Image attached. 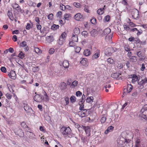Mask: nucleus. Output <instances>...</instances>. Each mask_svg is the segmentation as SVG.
<instances>
[{"label": "nucleus", "mask_w": 147, "mask_h": 147, "mask_svg": "<svg viewBox=\"0 0 147 147\" xmlns=\"http://www.w3.org/2000/svg\"><path fill=\"white\" fill-rule=\"evenodd\" d=\"M76 94L77 96H80L82 95V93L80 91H78L76 92Z\"/></svg>", "instance_id": "63"}, {"label": "nucleus", "mask_w": 147, "mask_h": 147, "mask_svg": "<svg viewBox=\"0 0 147 147\" xmlns=\"http://www.w3.org/2000/svg\"><path fill=\"white\" fill-rule=\"evenodd\" d=\"M90 34L91 36L94 37L97 34V32L95 29H93L90 32Z\"/></svg>", "instance_id": "32"}, {"label": "nucleus", "mask_w": 147, "mask_h": 147, "mask_svg": "<svg viewBox=\"0 0 147 147\" xmlns=\"http://www.w3.org/2000/svg\"><path fill=\"white\" fill-rule=\"evenodd\" d=\"M80 30L79 28H76L74 30V32L72 34L76 35H78L80 34Z\"/></svg>", "instance_id": "23"}, {"label": "nucleus", "mask_w": 147, "mask_h": 147, "mask_svg": "<svg viewBox=\"0 0 147 147\" xmlns=\"http://www.w3.org/2000/svg\"><path fill=\"white\" fill-rule=\"evenodd\" d=\"M124 29L126 30L127 31H128L130 29L128 25H124Z\"/></svg>", "instance_id": "61"}, {"label": "nucleus", "mask_w": 147, "mask_h": 147, "mask_svg": "<svg viewBox=\"0 0 147 147\" xmlns=\"http://www.w3.org/2000/svg\"><path fill=\"white\" fill-rule=\"evenodd\" d=\"M59 27V26L58 25L54 24L51 26V28L53 30H55L58 29Z\"/></svg>", "instance_id": "38"}, {"label": "nucleus", "mask_w": 147, "mask_h": 147, "mask_svg": "<svg viewBox=\"0 0 147 147\" xmlns=\"http://www.w3.org/2000/svg\"><path fill=\"white\" fill-rule=\"evenodd\" d=\"M63 65L64 68H67L69 66V64L67 60H64L63 62Z\"/></svg>", "instance_id": "21"}, {"label": "nucleus", "mask_w": 147, "mask_h": 147, "mask_svg": "<svg viewBox=\"0 0 147 147\" xmlns=\"http://www.w3.org/2000/svg\"><path fill=\"white\" fill-rule=\"evenodd\" d=\"M82 127L83 129H84L86 135L88 136H90V127H85L83 125H82Z\"/></svg>", "instance_id": "13"}, {"label": "nucleus", "mask_w": 147, "mask_h": 147, "mask_svg": "<svg viewBox=\"0 0 147 147\" xmlns=\"http://www.w3.org/2000/svg\"><path fill=\"white\" fill-rule=\"evenodd\" d=\"M138 117L140 119H147V105L143 106L138 113Z\"/></svg>", "instance_id": "1"}, {"label": "nucleus", "mask_w": 147, "mask_h": 147, "mask_svg": "<svg viewBox=\"0 0 147 147\" xmlns=\"http://www.w3.org/2000/svg\"><path fill=\"white\" fill-rule=\"evenodd\" d=\"M71 131V130L69 127H63L61 129V133L64 135L69 134Z\"/></svg>", "instance_id": "3"}, {"label": "nucleus", "mask_w": 147, "mask_h": 147, "mask_svg": "<svg viewBox=\"0 0 147 147\" xmlns=\"http://www.w3.org/2000/svg\"><path fill=\"white\" fill-rule=\"evenodd\" d=\"M94 98L93 96L88 97L87 98L86 101L89 103H91L93 102Z\"/></svg>", "instance_id": "31"}, {"label": "nucleus", "mask_w": 147, "mask_h": 147, "mask_svg": "<svg viewBox=\"0 0 147 147\" xmlns=\"http://www.w3.org/2000/svg\"><path fill=\"white\" fill-rule=\"evenodd\" d=\"M71 15L70 14H65L64 15V18L66 20H68L71 18Z\"/></svg>", "instance_id": "39"}, {"label": "nucleus", "mask_w": 147, "mask_h": 147, "mask_svg": "<svg viewBox=\"0 0 147 147\" xmlns=\"http://www.w3.org/2000/svg\"><path fill=\"white\" fill-rule=\"evenodd\" d=\"M12 7L13 9H15V10H17L19 8L20 6L17 3H15L12 5Z\"/></svg>", "instance_id": "41"}, {"label": "nucleus", "mask_w": 147, "mask_h": 147, "mask_svg": "<svg viewBox=\"0 0 147 147\" xmlns=\"http://www.w3.org/2000/svg\"><path fill=\"white\" fill-rule=\"evenodd\" d=\"M24 54L22 52H21L18 55V57L21 59H23L24 57Z\"/></svg>", "instance_id": "44"}, {"label": "nucleus", "mask_w": 147, "mask_h": 147, "mask_svg": "<svg viewBox=\"0 0 147 147\" xmlns=\"http://www.w3.org/2000/svg\"><path fill=\"white\" fill-rule=\"evenodd\" d=\"M39 70V68L38 67H34L32 69V70L34 72H37Z\"/></svg>", "instance_id": "58"}, {"label": "nucleus", "mask_w": 147, "mask_h": 147, "mask_svg": "<svg viewBox=\"0 0 147 147\" xmlns=\"http://www.w3.org/2000/svg\"><path fill=\"white\" fill-rule=\"evenodd\" d=\"M125 50L127 51H130V47L128 45H125Z\"/></svg>", "instance_id": "60"}, {"label": "nucleus", "mask_w": 147, "mask_h": 147, "mask_svg": "<svg viewBox=\"0 0 147 147\" xmlns=\"http://www.w3.org/2000/svg\"><path fill=\"white\" fill-rule=\"evenodd\" d=\"M107 61L109 63L111 64L114 62V60L111 58H109L107 59Z\"/></svg>", "instance_id": "64"}, {"label": "nucleus", "mask_w": 147, "mask_h": 147, "mask_svg": "<svg viewBox=\"0 0 147 147\" xmlns=\"http://www.w3.org/2000/svg\"><path fill=\"white\" fill-rule=\"evenodd\" d=\"M65 6L62 3H61L60 4V8L63 11H65Z\"/></svg>", "instance_id": "50"}, {"label": "nucleus", "mask_w": 147, "mask_h": 147, "mask_svg": "<svg viewBox=\"0 0 147 147\" xmlns=\"http://www.w3.org/2000/svg\"><path fill=\"white\" fill-rule=\"evenodd\" d=\"M135 140L136 144L135 146V147H146L145 144L141 142L139 138H136Z\"/></svg>", "instance_id": "6"}, {"label": "nucleus", "mask_w": 147, "mask_h": 147, "mask_svg": "<svg viewBox=\"0 0 147 147\" xmlns=\"http://www.w3.org/2000/svg\"><path fill=\"white\" fill-rule=\"evenodd\" d=\"M24 109L28 114H29V113H31L32 112H33V110L31 108L29 107L27 105L25 106Z\"/></svg>", "instance_id": "14"}, {"label": "nucleus", "mask_w": 147, "mask_h": 147, "mask_svg": "<svg viewBox=\"0 0 147 147\" xmlns=\"http://www.w3.org/2000/svg\"><path fill=\"white\" fill-rule=\"evenodd\" d=\"M79 105H80V107L79 108V109L80 110V111L85 109H84V105L83 104V103L82 104L81 103V105L80 103Z\"/></svg>", "instance_id": "57"}, {"label": "nucleus", "mask_w": 147, "mask_h": 147, "mask_svg": "<svg viewBox=\"0 0 147 147\" xmlns=\"http://www.w3.org/2000/svg\"><path fill=\"white\" fill-rule=\"evenodd\" d=\"M74 19L76 20L79 21L82 17V16L80 13H76L74 16Z\"/></svg>", "instance_id": "15"}, {"label": "nucleus", "mask_w": 147, "mask_h": 147, "mask_svg": "<svg viewBox=\"0 0 147 147\" xmlns=\"http://www.w3.org/2000/svg\"><path fill=\"white\" fill-rule=\"evenodd\" d=\"M83 53L86 56H89L91 54L90 51L88 49L85 50Z\"/></svg>", "instance_id": "26"}, {"label": "nucleus", "mask_w": 147, "mask_h": 147, "mask_svg": "<svg viewBox=\"0 0 147 147\" xmlns=\"http://www.w3.org/2000/svg\"><path fill=\"white\" fill-rule=\"evenodd\" d=\"M34 51L36 53L38 54H39L41 53V51L38 48H35L34 49Z\"/></svg>", "instance_id": "43"}, {"label": "nucleus", "mask_w": 147, "mask_h": 147, "mask_svg": "<svg viewBox=\"0 0 147 147\" xmlns=\"http://www.w3.org/2000/svg\"><path fill=\"white\" fill-rule=\"evenodd\" d=\"M26 134L27 136L30 139L32 140L36 139L35 135L33 132L29 131H26Z\"/></svg>", "instance_id": "9"}, {"label": "nucleus", "mask_w": 147, "mask_h": 147, "mask_svg": "<svg viewBox=\"0 0 147 147\" xmlns=\"http://www.w3.org/2000/svg\"><path fill=\"white\" fill-rule=\"evenodd\" d=\"M42 95L39 94H36L34 96V99L36 102L40 101L42 99Z\"/></svg>", "instance_id": "16"}, {"label": "nucleus", "mask_w": 147, "mask_h": 147, "mask_svg": "<svg viewBox=\"0 0 147 147\" xmlns=\"http://www.w3.org/2000/svg\"><path fill=\"white\" fill-rule=\"evenodd\" d=\"M20 46L22 47H24L27 46L26 42L24 41L22 42L20 44Z\"/></svg>", "instance_id": "51"}, {"label": "nucleus", "mask_w": 147, "mask_h": 147, "mask_svg": "<svg viewBox=\"0 0 147 147\" xmlns=\"http://www.w3.org/2000/svg\"><path fill=\"white\" fill-rule=\"evenodd\" d=\"M71 38L72 40L74 42H77L78 41V35L72 34Z\"/></svg>", "instance_id": "24"}, {"label": "nucleus", "mask_w": 147, "mask_h": 147, "mask_svg": "<svg viewBox=\"0 0 147 147\" xmlns=\"http://www.w3.org/2000/svg\"><path fill=\"white\" fill-rule=\"evenodd\" d=\"M66 9H67L69 10H71L72 9V8L69 5H66L65 7V10Z\"/></svg>", "instance_id": "59"}, {"label": "nucleus", "mask_w": 147, "mask_h": 147, "mask_svg": "<svg viewBox=\"0 0 147 147\" xmlns=\"http://www.w3.org/2000/svg\"><path fill=\"white\" fill-rule=\"evenodd\" d=\"M84 10L86 12L88 13H90V10L89 9V7L88 5H85L84 9Z\"/></svg>", "instance_id": "46"}, {"label": "nucleus", "mask_w": 147, "mask_h": 147, "mask_svg": "<svg viewBox=\"0 0 147 147\" xmlns=\"http://www.w3.org/2000/svg\"><path fill=\"white\" fill-rule=\"evenodd\" d=\"M67 35L66 33L64 32L60 36V37L65 40V38Z\"/></svg>", "instance_id": "48"}, {"label": "nucleus", "mask_w": 147, "mask_h": 147, "mask_svg": "<svg viewBox=\"0 0 147 147\" xmlns=\"http://www.w3.org/2000/svg\"><path fill=\"white\" fill-rule=\"evenodd\" d=\"M78 84V81L75 80L73 81L70 85V87L71 88H74Z\"/></svg>", "instance_id": "33"}, {"label": "nucleus", "mask_w": 147, "mask_h": 147, "mask_svg": "<svg viewBox=\"0 0 147 147\" xmlns=\"http://www.w3.org/2000/svg\"><path fill=\"white\" fill-rule=\"evenodd\" d=\"M129 60L130 62H136L137 59L136 57L135 56H132L129 57Z\"/></svg>", "instance_id": "30"}, {"label": "nucleus", "mask_w": 147, "mask_h": 147, "mask_svg": "<svg viewBox=\"0 0 147 147\" xmlns=\"http://www.w3.org/2000/svg\"><path fill=\"white\" fill-rule=\"evenodd\" d=\"M87 59H86L82 58L80 61L81 63L84 66H86L87 65Z\"/></svg>", "instance_id": "29"}, {"label": "nucleus", "mask_w": 147, "mask_h": 147, "mask_svg": "<svg viewBox=\"0 0 147 147\" xmlns=\"http://www.w3.org/2000/svg\"><path fill=\"white\" fill-rule=\"evenodd\" d=\"M88 109H85L78 112V115L81 117H86L88 115Z\"/></svg>", "instance_id": "5"}, {"label": "nucleus", "mask_w": 147, "mask_h": 147, "mask_svg": "<svg viewBox=\"0 0 147 147\" xmlns=\"http://www.w3.org/2000/svg\"><path fill=\"white\" fill-rule=\"evenodd\" d=\"M65 39L60 37V38L58 42V43L59 45H62L64 43V42H65Z\"/></svg>", "instance_id": "35"}, {"label": "nucleus", "mask_w": 147, "mask_h": 147, "mask_svg": "<svg viewBox=\"0 0 147 147\" xmlns=\"http://www.w3.org/2000/svg\"><path fill=\"white\" fill-rule=\"evenodd\" d=\"M110 19V17L109 15H107L105 16L103 19V21L104 22H108Z\"/></svg>", "instance_id": "36"}, {"label": "nucleus", "mask_w": 147, "mask_h": 147, "mask_svg": "<svg viewBox=\"0 0 147 147\" xmlns=\"http://www.w3.org/2000/svg\"><path fill=\"white\" fill-rule=\"evenodd\" d=\"M138 88L140 89H142L144 87V85L145 84L147 83V77H145L144 79L141 80H139L138 82Z\"/></svg>", "instance_id": "4"}, {"label": "nucleus", "mask_w": 147, "mask_h": 147, "mask_svg": "<svg viewBox=\"0 0 147 147\" xmlns=\"http://www.w3.org/2000/svg\"><path fill=\"white\" fill-rule=\"evenodd\" d=\"M44 92V97L42 99V100H43L45 101H48L49 100V97L48 96L46 92Z\"/></svg>", "instance_id": "25"}, {"label": "nucleus", "mask_w": 147, "mask_h": 147, "mask_svg": "<svg viewBox=\"0 0 147 147\" xmlns=\"http://www.w3.org/2000/svg\"><path fill=\"white\" fill-rule=\"evenodd\" d=\"M47 39L49 42H51L53 41L54 40V38L53 36H48Z\"/></svg>", "instance_id": "37"}, {"label": "nucleus", "mask_w": 147, "mask_h": 147, "mask_svg": "<svg viewBox=\"0 0 147 147\" xmlns=\"http://www.w3.org/2000/svg\"><path fill=\"white\" fill-rule=\"evenodd\" d=\"M121 74L120 73H114L111 75V76L114 78H115L117 80H120L121 79Z\"/></svg>", "instance_id": "12"}, {"label": "nucleus", "mask_w": 147, "mask_h": 147, "mask_svg": "<svg viewBox=\"0 0 147 147\" xmlns=\"http://www.w3.org/2000/svg\"><path fill=\"white\" fill-rule=\"evenodd\" d=\"M105 5H104L103 8L99 9L97 10V13L99 15H102L104 12V10L105 9Z\"/></svg>", "instance_id": "20"}, {"label": "nucleus", "mask_w": 147, "mask_h": 147, "mask_svg": "<svg viewBox=\"0 0 147 147\" xmlns=\"http://www.w3.org/2000/svg\"><path fill=\"white\" fill-rule=\"evenodd\" d=\"M125 146L124 147H132L133 146V144L131 142H127L125 140Z\"/></svg>", "instance_id": "22"}, {"label": "nucleus", "mask_w": 147, "mask_h": 147, "mask_svg": "<svg viewBox=\"0 0 147 147\" xmlns=\"http://www.w3.org/2000/svg\"><path fill=\"white\" fill-rule=\"evenodd\" d=\"M132 16L133 18L137 20L138 19L139 16V11L136 9H134L131 13Z\"/></svg>", "instance_id": "7"}, {"label": "nucleus", "mask_w": 147, "mask_h": 147, "mask_svg": "<svg viewBox=\"0 0 147 147\" xmlns=\"http://www.w3.org/2000/svg\"><path fill=\"white\" fill-rule=\"evenodd\" d=\"M7 15L10 19L13 21V14L11 12L8 11Z\"/></svg>", "instance_id": "28"}, {"label": "nucleus", "mask_w": 147, "mask_h": 147, "mask_svg": "<svg viewBox=\"0 0 147 147\" xmlns=\"http://www.w3.org/2000/svg\"><path fill=\"white\" fill-rule=\"evenodd\" d=\"M100 56V53L99 51H98L96 53H95L94 54L92 57V59H96L98 58Z\"/></svg>", "instance_id": "19"}, {"label": "nucleus", "mask_w": 147, "mask_h": 147, "mask_svg": "<svg viewBox=\"0 0 147 147\" xmlns=\"http://www.w3.org/2000/svg\"><path fill=\"white\" fill-rule=\"evenodd\" d=\"M73 5L75 7L78 8H80L81 7L80 4L76 2H74L73 3Z\"/></svg>", "instance_id": "40"}, {"label": "nucleus", "mask_w": 147, "mask_h": 147, "mask_svg": "<svg viewBox=\"0 0 147 147\" xmlns=\"http://www.w3.org/2000/svg\"><path fill=\"white\" fill-rule=\"evenodd\" d=\"M138 80V78L136 75L134 74L133 75L131 82L133 83H134L135 82L137 81Z\"/></svg>", "instance_id": "18"}, {"label": "nucleus", "mask_w": 147, "mask_h": 147, "mask_svg": "<svg viewBox=\"0 0 147 147\" xmlns=\"http://www.w3.org/2000/svg\"><path fill=\"white\" fill-rule=\"evenodd\" d=\"M111 31V30L109 28H107L104 30L103 32V35H107L110 33Z\"/></svg>", "instance_id": "17"}, {"label": "nucleus", "mask_w": 147, "mask_h": 147, "mask_svg": "<svg viewBox=\"0 0 147 147\" xmlns=\"http://www.w3.org/2000/svg\"><path fill=\"white\" fill-rule=\"evenodd\" d=\"M133 88V86L130 84H128L127 88L124 89V94H126L130 92Z\"/></svg>", "instance_id": "8"}, {"label": "nucleus", "mask_w": 147, "mask_h": 147, "mask_svg": "<svg viewBox=\"0 0 147 147\" xmlns=\"http://www.w3.org/2000/svg\"><path fill=\"white\" fill-rule=\"evenodd\" d=\"M90 22L93 24H95L96 23V19L93 17L90 20Z\"/></svg>", "instance_id": "52"}, {"label": "nucleus", "mask_w": 147, "mask_h": 147, "mask_svg": "<svg viewBox=\"0 0 147 147\" xmlns=\"http://www.w3.org/2000/svg\"><path fill=\"white\" fill-rule=\"evenodd\" d=\"M8 75L10 78L13 80H15L16 78V74L15 71L13 70L8 73Z\"/></svg>", "instance_id": "10"}, {"label": "nucleus", "mask_w": 147, "mask_h": 147, "mask_svg": "<svg viewBox=\"0 0 147 147\" xmlns=\"http://www.w3.org/2000/svg\"><path fill=\"white\" fill-rule=\"evenodd\" d=\"M125 140L124 141L121 140H118L117 141V146L118 147H124L125 146Z\"/></svg>", "instance_id": "11"}, {"label": "nucleus", "mask_w": 147, "mask_h": 147, "mask_svg": "<svg viewBox=\"0 0 147 147\" xmlns=\"http://www.w3.org/2000/svg\"><path fill=\"white\" fill-rule=\"evenodd\" d=\"M53 14L51 13L49 14L47 17L48 18L49 20H52L53 18Z\"/></svg>", "instance_id": "54"}, {"label": "nucleus", "mask_w": 147, "mask_h": 147, "mask_svg": "<svg viewBox=\"0 0 147 147\" xmlns=\"http://www.w3.org/2000/svg\"><path fill=\"white\" fill-rule=\"evenodd\" d=\"M73 41H70L69 43V45L71 47H75L76 44Z\"/></svg>", "instance_id": "47"}, {"label": "nucleus", "mask_w": 147, "mask_h": 147, "mask_svg": "<svg viewBox=\"0 0 147 147\" xmlns=\"http://www.w3.org/2000/svg\"><path fill=\"white\" fill-rule=\"evenodd\" d=\"M112 38V34L107 35L105 36V40L107 41H108L111 40Z\"/></svg>", "instance_id": "34"}, {"label": "nucleus", "mask_w": 147, "mask_h": 147, "mask_svg": "<svg viewBox=\"0 0 147 147\" xmlns=\"http://www.w3.org/2000/svg\"><path fill=\"white\" fill-rule=\"evenodd\" d=\"M136 43H140L141 44V43H142V41L140 40L138 38H134V40Z\"/></svg>", "instance_id": "62"}, {"label": "nucleus", "mask_w": 147, "mask_h": 147, "mask_svg": "<svg viewBox=\"0 0 147 147\" xmlns=\"http://www.w3.org/2000/svg\"><path fill=\"white\" fill-rule=\"evenodd\" d=\"M1 71L3 73H5L6 72V69L5 67H2L0 69Z\"/></svg>", "instance_id": "56"}, {"label": "nucleus", "mask_w": 147, "mask_h": 147, "mask_svg": "<svg viewBox=\"0 0 147 147\" xmlns=\"http://www.w3.org/2000/svg\"><path fill=\"white\" fill-rule=\"evenodd\" d=\"M76 98L75 96H71L70 98L71 102L72 103L75 102L76 100Z\"/></svg>", "instance_id": "53"}, {"label": "nucleus", "mask_w": 147, "mask_h": 147, "mask_svg": "<svg viewBox=\"0 0 147 147\" xmlns=\"http://www.w3.org/2000/svg\"><path fill=\"white\" fill-rule=\"evenodd\" d=\"M107 115L106 114H104L102 115V117H101L100 119V121L102 123H104L107 119Z\"/></svg>", "instance_id": "27"}, {"label": "nucleus", "mask_w": 147, "mask_h": 147, "mask_svg": "<svg viewBox=\"0 0 147 147\" xmlns=\"http://www.w3.org/2000/svg\"><path fill=\"white\" fill-rule=\"evenodd\" d=\"M118 50V49L115 47H109L105 49V53L107 56H110L112 53L116 52Z\"/></svg>", "instance_id": "2"}, {"label": "nucleus", "mask_w": 147, "mask_h": 147, "mask_svg": "<svg viewBox=\"0 0 147 147\" xmlns=\"http://www.w3.org/2000/svg\"><path fill=\"white\" fill-rule=\"evenodd\" d=\"M21 125L22 127L24 128H28V130H30V128L28 127L26 125V123L24 122H23L21 123Z\"/></svg>", "instance_id": "45"}, {"label": "nucleus", "mask_w": 147, "mask_h": 147, "mask_svg": "<svg viewBox=\"0 0 147 147\" xmlns=\"http://www.w3.org/2000/svg\"><path fill=\"white\" fill-rule=\"evenodd\" d=\"M74 48L75 50V52L77 53H79L80 52L81 49L80 47H75Z\"/></svg>", "instance_id": "49"}, {"label": "nucleus", "mask_w": 147, "mask_h": 147, "mask_svg": "<svg viewBox=\"0 0 147 147\" xmlns=\"http://www.w3.org/2000/svg\"><path fill=\"white\" fill-rule=\"evenodd\" d=\"M85 95L83 94V95H82V98L81 100V102L82 103V104H83V103L85 100Z\"/></svg>", "instance_id": "55"}, {"label": "nucleus", "mask_w": 147, "mask_h": 147, "mask_svg": "<svg viewBox=\"0 0 147 147\" xmlns=\"http://www.w3.org/2000/svg\"><path fill=\"white\" fill-rule=\"evenodd\" d=\"M81 34L82 36H84L85 38L87 37L88 35V32L86 31H83L81 33Z\"/></svg>", "instance_id": "42"}]
</instances>
